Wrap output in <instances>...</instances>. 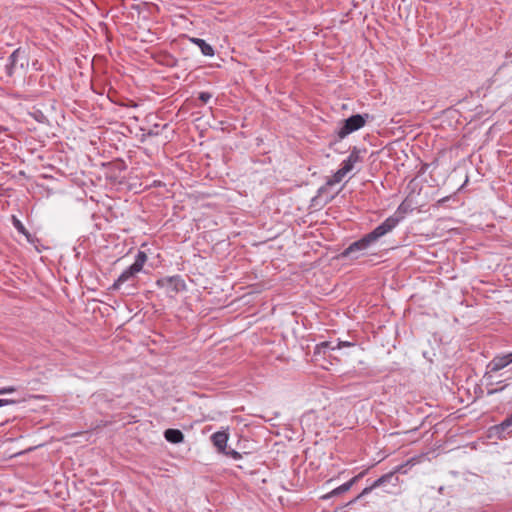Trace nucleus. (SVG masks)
<instances>
[{
  "label": "nucleus",
  "instance_id": "nucleus-1",
  "mask_svg": "<svg viewBox=\"0 0 512 512\" xmlns=\"http://www.w3.org/2000/svg\"><path fill=\"white\" fill-rule=\"evenodd\" d=\"M400 222V218L390 216L380 225L357 241L352 242L342 253L344 258L353 260L364 256L366 251L375 244L381 237L391 232Z\"/></svg>",
  "mask_w": 512,
  "mask_h": 512
},
{
  "label": "nucleus",
  "instance_id": "nucleus-2",
  "mask_svg": "<svg viewBox=\"0 0 512 512\" xmlns=\"http://www.w3.org/2000/svg\"><path fill=\"white\" fill-rule=\"evenodd\" d=\"M146 261V253L143 251H138L134 263L119 275V277L114 281L110 289L119 290L124 283L133 281L136 278V275L143 269V266L146 263Z\"/></svg>",
  "mask_w": 512,
  "mask_h": 512
},
{
  "label": "nucleus",
  "instance_id": "nucleus-3",
  "mask_svg": "<svg viewBox=\"0 0 512 512\" xmlns=\"http://www.w3.org/2000/svg\"><path fill=\"white\" fill-rule=\"evenodd\" d=\"M28 63L29 61L25 51L18 48L6 59L3 72L6 76L12 77L15 74L23 73L25 68L28 66Z\"/></svg>",
  "mask_w": 512,
  "mask_h": 512
},
{
  "label": "nucleus",
  "instance_id": "nucleus-4",
  "mask_svg": "<svg viewBox=\"0 0 512 512\" xmlns=\"http://www.w3.org/2000/svg\"><path fill=\"white\" fill-rule=\"evenodd\" d=\"M510 364H512V352L494 356L486 366L484 378L491 380L494 373L506 368Z\"/></svg>",
  "mask_w": 512,
  "mask_h": 512
},
{
  "label": "nucleus",
  "instance_id": "nucleus-5",
  "mask_svg": "<svg viewBox=\"0 0 512 512\" xmlns=\"http://www.w3.org/2000/svg\"><path fill=\"white\" fill-rule=\"evenodd\" d=\"M368 117H369L368 114H365V115L356 114V115L350 116L349 118H347L344 121L343 127L338 132V136L340 138H344L348 134L361 129L365 125L366 119Z\"/></svg>",
  "mask_w": 512,
  "mask_h": 512
},
{
  "label": "nucleus",
  "instance_id": "nucleus-6",
  "mask_svg": "<svg viewBox=\"0 0 512 512\" xmlns=\"http://www.w3.org/2000/svg\"><path fill=\"white\" fill-rule=\"evenodd\" d=\"M398 471H400V467H398L394 472H389V473L381 476L380 478H378L376 481L373 482V484L371 486L364 488L362 490V492L355 499H353L350 502V504L355 503L361 497L369 494L373 489L378 488L386 483H390V482L394 481L393 485H397L399 479L394 474H395V472H398Z\"/></svg>",
  "mask_w": 512,
  "mask_h": 512
},
{
  "label": "nucleus",
  "instance_id": "nucleus-7",
  "mask_svg": "<svg viewBox=\"0 0 512 512\" xmlns=\"http://www.w3.org/2000/svg\"><path fill=\"white\" fill-rule=\"evenodd\" d=\"M360 161L361 158L359 155V151L357 150V148H354L349 154V156L342 161L339 170L346 176L349 172H351L354 169L355 164Z\"/></svg>",
  "mask_w": 512,
  "mask_h": 512
},
{
  "label": "nucleus",
  "instance_id": "nucleus-8",
  "mask_svg": "<svg viewBox=\"0 0 512 512\" xmlns=\"http://www.w3.org/2000/svg\"><path fill=\"white\" fill-rule=\"evenodd\" d=\"M229 436L224 431H218L211 435V441L219 453H225Z\"/></svg>",
  "mask_w": 512,
  "mask_h": 512
},
{
  "label": "nucleus",
  "instance_id": "nucleus-9",
  "mask_svg": "<svg viewBox=\"0 0 512 512\" xmlns=\"http://www.w3.org/2000/svg\"><path fill=\"white\" fill-rule=\"evenodd\" d=\"M362 477V473L356 475L355 477H353L352 479H350L348 482L340 485L339 487L333 489L330 493L324 495L322 498L323 499H329L331 497H334V496H338L342 493H345L347 492L348 490L351 489V487L357 482V480L359 478Z\"/></svg>",
  "mask_w": 512,
  "mask_h": 512
},
{
  "label": "nucleus",
  "instance_id": "nucleus-10",
  "mask_svg": "<svg viewBox=\"0 0 512 512\" xmlns=\"http://www.w3.org/2000/svg\"><path fill=\"white\" fill-rule=\"evenodd\" d=\"M511 426H512V414L509 415L500 424L493 426L492 430L495 432V434L498 435L499 439H506L507 436H506L505 432Z\"/></svg>",
  "mask_w": 512,
  "mask_h": 512
},
{
  "label": "nucleus",
  "instance_id": "nucleus-11",
  "mask_svg": "<svg viewBox=\"0 0 512 512\" xmlns=\"http://www.w3.org/2000/svg\"><path fill=\"white\" fill-rule=\"evenodd\" d=\"M165 439L173 444H178L183 442L184 440V434L179 429H167L164 432Z\"/></svg>",
  "mask_w": 512,
  "mask_h": 512
},
{
  "label": "nucleus",
  "instance_id": "nucleus-12",
  "mask_svg": "<svg viewBox=\"0 0 512 512\" xmlns=\"http://www.w3.org/2000/svg\"><path fill=\"white\" fill-rule=\"evenodd\" d=\"M190 41L200 48V50L204 56H209V57L214 56L215 52H214L213 47L210 44H208L205 40L192 37V38H190Z\"/></svg>",
  "mask_w": 512,
  "mask_h": 512
},
{
  "label": "nucleus",
  "instance_id": "nucleus-13",
  "mask_svg": "<svg viewBox=\"0 0 512 512\" xmlns=\"http://www.w3.org/2000/svg\"><path fill=\"white\" fill-rule=\"evenodd\" d=\"M12 224L19 233L26 237L28 242H33V235L25 228L23 223L14 215L12 216Z\"/></svg>",
  "mask_w": 512,
  "mask_h": 512
},
{
  "label": "nucleus",
  "instance_id": "nucleus-14",
  "mask_svg": "<svg viewBox=\"0 0 512 512\" xmlns=\"http://www.w3.org/2000/svg\"><path fill=\"white\" fill-rule=\"evenodd\" d=\"M412 208L411 205L408 204L406 201H403L397 208L396 214H399V216L393 215V217L400 218V221L403 219L404 215L411 212Z\"/></svg>",
  "mask_w": 512,
  "mask_h": 512
},
{
  "label": "nucleus",
  "instance_id": "nucleus-15",
  "mask_svg": "<svg viewBox=\"0 0 512 512\" xmlns=\"http://www.w3.org/2000/svg\"><path fill=\"white\" fill-rule=\"evenodd\" d=\"M344 177L345 175L338 169L330 178L327 179L326 185L334 186L340 183Z\"/></svg>",
  "mask_w": 512,
  "mask_h": 512
},
{
  "label": "nucleus",
  "instance_id": "nucleus-16",
  "mask_svg": "<svg viewBox=\"0 0 512 512\" xmlns=\"http://www.w3.org/2000/svg\"><path fill=\"white\" fill-rule=\"evenodd\" d=\"M331 347H336V345H333L330 341H324L316 345L315 347V354H320L321 352H325L326 349H330Z\"/></svg>",
  "mask_w": 512,
  "mask_h": 512
},
{
  "label": "nucleus",
  "instance_id": "nucleus-17",
  "mask_svg": "<svg viewBox=\"0 0 512 512\" xmlns=\"http://www.w3.org/2000/svg\"><path fill=\"white\" fill-rule=\"evenodd\" d=\"M223 454L226 455V456H229V457H231V458H233L235 460H239V459L242 458V455L239 452L235 451V450H228L227 451L225 449V453H223Z\"/></svg>",
  "mask_w": 512,
  "mask_h": 512
},
{
  "label": "nucleus",
  "instance_id": "nucleus-18",
  "mask_svg": "<svg viewBox=\"0 0 512 512\" xmlns=\"http://www.w3.org/2000/svg\"><path fill=\"white\" fill-rule=\"evenodd\" d=\"M211 98L212 94L209 92H200L198 97V99L204 104L207 103Z\"/></svg>",
  "mask_w": 512,
  "mask_h": 512
},
{
  "label": "nucleus",
  "instance_id": "nucleus-19",
  "mask_svg": "<svg viewBox=\"0 0 512 512\" xmlns=\"http://www.w3.org/2000/svg\"><path fill=\"white\" fill-rule=\"evenodd\" d=\"M353 345H354L353 343L348 342V341H338L336 343V347H331V350L341 349L343 347H350Z\"/></svg>",
  "mask_w": 512,
  "mask_h": 512
},
{
  "label": "nucleus",
  "instance_id": "nucleus-20",
  "mask_svg": "<svg viewBox=\"0 0 512 512\" xmlns=\"http://www.w3.org/2000/svg\"><path fill=\"white\" fill-rule=\"evenodd\" d=\"M15 391H16V388L14 386L3 387V388H0V395L10 394Z\"/></svg>",
  "mask_w": 512,
  "mask_h": 512
},
{
  "label": "nucleus",
  "instance_id": "nucleus-21",
  "mask_svg": "<svg viewBox=\"0 0 512 512\" xmlns=\"http://www.w3.org/2000/svg\"><path fill=\"white\" fill-rule=\"evenodd\" d=\"M16 403L11 399H0V407Z\"/></svg>",
  "mask_w": 512,
  "mask_h": 512
},
{
  "label": "nucleus",
  "instance_id": "nucleus-22",
  "mask_svg": "<svg viewBox=\"0 0 512 512\" xmlns=\"http://www.w3.org/2000/svg\"><path fill=\"white\" fill-rule=\"evenodd\" d=\"M507 386H508V384H505L504 386H502V387H501V388H499V389L489 390V391H488V394H494V393H497V392H499V391H502V390H503L505 387H507Z\"/></svg>",
  "mask_w": 512,
  "mask_h": 512
}]
</instances>
